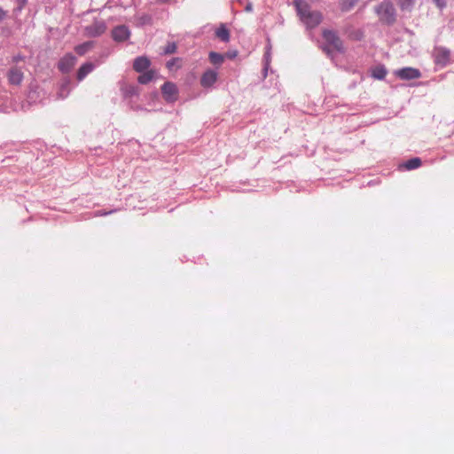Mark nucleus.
<instances>
[{"label":"nucleus","instance_id":"obj_10","mask_svg":"<svg viewBox=\"0 0 454 454\" xmlns=\"http://www.w3.org/2000/svg\"><path fill=\"white\" fill-rule=\"evenodd\" d=\"M218 74L215 70L208 69L203 73L200 78V84L204 88L211 87L217 80Z\"/></svg>","mask_w":454,"mask_h":454},{"label":"nucleus","instance_id":"obj_24","mask_svg":"<svg viewBox=\"0 0 454 454\" xmlns=\"http://www.w3.org/2000/svg\"><path fill=\"white\" fill-rule=\"evenodd\" d=\"M22 60H23V57L21 55H16L12 58L13 63H17V62L22 61Z\"/></svg>","mask_w":454,"mask_h":454},{"label":"nucleus","instance_id":"obj_20","mask_svg":"<svg viewBox=\"0 0 454 454\" xmlns=\"http://www.w3.org/2000/svg\"><path fill=\"white\" fill-rule=\"evenodd\" d=\"M360 0H340V7L342 12L350 11Z\"/></svg>","mask_w":454,"mask_h":454},{"label":"nucleus","instance_id":"obj_22","mask_svg":"<svg viewBox=\"0 0 454 454\" xmlns=\"http://www.w3.org/2000/svg\"><path fill=\"white\" fill-rule=\"evenodd\" d=\"M176 51V44L175 43H168L164 49L165 54H172Z\"/></svg>","mask_w":454,"mask_h":454},{"label":"nucleus","instance_id":"obj_9","mask_svg":"<svg viewBox=\"0 0 454 454\" xmlns=\"http://www.w3.org/2000/svg\"><path fill=\"white\" fill-rule=\"evenodd\" d=\"M112 36L114 41L124 42L130 36V31L125 25L117 26L112 31Z\"/></svg>","mask_w":454,"mask_h":454},{"label":"nucleus","instance_id":"obj_12","mask_svg":"<svg viewBox=\"0 0 454 454\" xmlns=\"http://www.w3.org/2000/svg\"><path fill=\"white\" fill-rule=\"evenodd\" d=\"M151 65V61L147 57L141 56L135 59L133 62V68L137 73H143L147 70Z\"/></svg>","mask_w":454,"mask_h":454},{"label":"nucleus","instance_id":"obj_13","mask_svg":"<svg viewBox=\"0 0 454 454\" xmlns=\"http://www.w3.org/2000/svg\"><path fill=\"white\" fill-rule=\"evenodd\" d=\"M95 66L87 62L81 66L77 72V80L82 81L90 73H91L94 69Z\"/></svg>","mask_w":454,"mask_h":454},{"label":"nucleus","instance_id":"obj_2","mask_svg":"<svg viewBox=\"0 0 454 454\" xmlns=\"http://www.w3.org/2000/svg\"><path fill=\"white\" fill-rule=\"evenodd\" d=\"M322 35L325 41V45L323 47V51L326 52V54L330 55L333 51H343V43L335 31L324 29Z\"/></svg>","mask_w":454,"mask_h":454},{"label":"nucleus","instance_id":"obj_15","mask_svg":"<svg viewBox=\"0 0 454 454\" xmlns=\"http://www.w3.org/2000/svg\"><path fill=\"white\" fill-rule=\"evenodd\" d=\"M416 0H396V4L402 12H411L414 7Z\"/></svg>","mask_w":454,"mask_h":454},{"label":"nucleus","instance_id":"obj_8","mask_svg":"<svg viewBox=\"0 0 454 454\" xmlns=\"http://www.w3.org/2000/svg\"><path fill=\"white\" fill-rule=\"evenodd\" d=\"M75 63L76 58L73 54L67 53L59 61L58 67L62 73L67 74L71 71Z\"/></svg>","mask_w":454,"mask_h":454},{"label":"nucleus","instance_id":"obj_7","mask_svg":"<svg viewBox=\"0 0 454 454\" xmlns=\"http://www.w3.org/2000/svg\"><path fill=\"white\" fill-rule=\"evenodd\" d=\"M106 30V26L104 21L96 20L90 26L85 27V32L88 36H99Z\"/></svg>","mask_w":454,"mask_h":454},{"label":"nucleus","instance_id":"obj_21","mask_svg":"<svg viewBox=\"0 0 454 454\" xmlns=\"http://www.w3.org/2000/svg\"><path fill=\"white\" fill-rule=\"evenodd\" d=\"M387 75V70L384 67H376L372 70V77L378 80H382Z\"/></svg>","mask_w":454,"mask_h":454},{"label":"nucleus","instance_id":"obj_6","mask_svg":"<svg viewBox=\"0 0 454 454\" xmlns=\"http://www.w3.org/2000/svg\"><path fill=\"white\" fill-rule=\"evenodd\" d=\"M434 58L435 64L444 67L450 61V51L444 47H436L434 50Z\"/></svg>","mask_w":454,"mask_h":454},{"label":"nucleus","instance_id":"obj_11","mask_svg":"<svg viewBox=\"0 0 454 454\" xmlns=\"http://www.w3.org/2000/svg\"><path fill=\"white\" fill-rule=\"evenodd\" d=\"M23 72L17 67H12L8 72V81L13 85H20L23 81Z\"/></svg>","mask_w":454,"mask_h":454},{"label":"nucleus","instance_id":"obj_26","mask_svg":"<svg viewBox=\"0 0 454 454\" xmlns=\"http://www.w3.org/2000/svg\"><path fill=\"white\" fill-rule=\"evenodd\" d=\"M107 214H108L107 212L98 211L97 213V215H106Z\"/></svg>","mask_w":454,"mask_h":454},{"label":"nucleus","instance_id":"obj_5","mask_svg":"<svg viewBox=\"0 0 454 454\" xmlns=\"http://www.w3.org/2000/svg\"><path fill=\"white\" fill-rule=\"evenodd\" d=\"M395 74L401 80H413L418 79L421 76V73L419 69L414 67H403L395 71Z\"/></svg>","mask_w":454,"mask_h":454},{"label":"nucleus","instance_id":"obj_17","mask_svg":"<svg viewBox=\"0 0 454 454\" xmlns=\"http://www.w3.org/2000/svg\"><path fill=\"white\" fill-rule=\"evenodd\" d=\"M421 160L418 157H415L404 162L403 164V167L407 170H412L419 168L421 166Z\"/></svg>","mask_w":454,"mask_h":454},{"label":"nucleus","instance_id":"obj_19","mask_svg":"<svg viewBox=\"0 0 454 454\" xmlns=\"http://www.w3.org/2000/svg\"><path fill=\"white\" fill-rule=\"evenodd\" d=\"M208 57L210 62L215 66H221L224 61V56L215 51L209 52Z\"/></svg>","mask_w":454,"mask_h":454},{"label":"nucleus","instance_id":"obj_23","mask_svg":"<svg viewBox=\"0 0 454 454\" xmlns=\"http://www.w3.org/2000/svg\"><path fill=\"white\" fill-rule=\"evenodd\" d=\"M432 1L434 3L436 7L439 8L440 10H442L447 6L446 0H432Z\"/></svg>","mask_w":454,"mask_h":454},{"label":"nucleus","instance_id":"obj_27","mask_svg":"<svg viewBox=\"0 0 454 454\" xmlns=\"http://www.w3.org/2000/svg\"><path fill=\"white\" fill-rule=\"evenodd\" d=\"M170 0H157L158 3H160V4H166V3H168Z\"/></svg>","mask_w":454,"mask_h":454},{"label":"nucleus","instance_id":"obj_1","mask_svg":"<svg viewBox=\"0 0 454 454\" xmlns=\"http://www.w3.org/2000/svg\"><path fill=\"white\" fill-rule=\"evenodd\" d=\"M294 5L301 20L307 27L314 28L321 23L323 20L322 13L317 11H311L310 6L305 0H294Z\"/></svg>","mask_w":454,"mask_h":454},{"label":"nucleus","instance_id":"obj_3","mask_svg":"<svg viewBox=\"0 0 454 454\" xmlns=\"http://www.w3.org/2000/svg\"><path fill=\"white\" fill-rule=\"evenodd\" d=\"M375 11L382 23L391 25L395 22L396 12L390 1H383L375 8Z\"/></svg>","mask_w":454,"mask_h":454},{"label":"nucleus","instance_id":"obj_4","mask_svg":"<svg viewBox=\"0 0 454 454\" xmlns=\"http://www.w3.org/2000/svg\"><path fill=\"white\" fill-rule=\"evenodd\" d=\"M161 92L167 102H175L177 99L178 90L173 82H165L161 87Z\"/></svg>","mask_w":454,"mask_h":454},{"label":"nucleus","instance_id":"obj_28","mask_svg":"<svg viewBox=\"0 0 454 454\" xmlns=\"http://www.w3.org/2000/svg\"><path fill=\"white\" fill-rule=\"evenodd\" d=\"M4 16V11L0 8V20L3 19Z\"/></svg>","mask_w":454,"mask_h":454},{"label":"nucleus","instance_id":"obj_14","mask_svg":"<svg viewBox=\"0 0 454 454\" xmlns=\"http://www.w3.org/2000/svg\"><path fill=\"white\" fill-rule=\"evenodd\" d=\"M215 36L223 42H229L230 31L224 24H221V26L215 30Z\"/></svg>","mask_w":454,"mask_h":454},{"label":"nucleus","instance_id":"obj_29","mask_svg":"<svg viewBox=\"0 0 454 454\" xmlns=\"http://www.w3.org/2000/svg\"><path fill=\"white\" fill-rule=\"evenodd\" d=\"M251 10H252V6H251V4L247 5V7H246V11H247V12H250Z\"/></svg>","mask_w":454,"mask_h":454},{"label":"nucleus","instance_id":"obj_18","mask_svg":"<svg viewBox=\"0 0 454 454\" xmlns=\"http://www.w3.org/2000/svg\"><path fill=\"white\" fill-rule=\"evenodd\" d=\"M154 74H155V73L153 70H148V71L143 73L142 74H140L137 78V81L141 84H146L153 79Z\"/></svg>","mask_w":454,"mask_h":454},{"label":"nucleus","instance_id":"obj_16","mask_svg":"<svg viewBox=\"0 0 454 454\" xmlns=\"http://www.w3.org/2000/svg\"><path fill=\"white\" fill-rule=\"evenodd\" d=\"M94 44L92 42H86L82 44H79L74 47V51L79 56H83L86 54L89 51H90L93 48Z\"/></svg>","mask_w":454,"mask_h":454},{"label":"nucleus","instance_id":"obj_25","mask_svg":"<svg viewBox=\"0 0 454 454\" xmlns=\"http://www.w3.org/2000/svg\"><path fill=\"white\" fill-rule=\"evenodd\" d=\"M20 4V8H22L26 3H27V0H17Z\"/></svg>","mask_w":454,"mask_h":454}]
</instances>
